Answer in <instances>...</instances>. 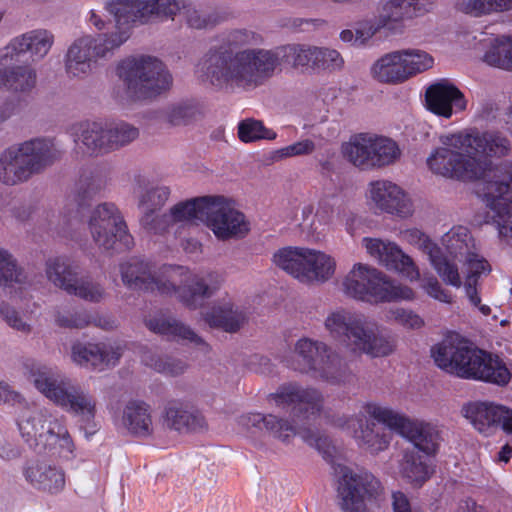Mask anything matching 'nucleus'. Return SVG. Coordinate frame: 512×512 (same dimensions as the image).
<instances>
[{"label": "nucleus", "mask_w": 512, "mask_h": 512, "mask_svg": "<svg viewBox=\"0 0 512 512\" xmlns=\"http://www.w3.org/2000/svg\"><path fill=\"white\" fill-rule=\"evenodd\" d=\"M313 50L314 47L289 44L278 47L275 51H209L205 60V73L215 87L249 89L261 85L264 80L271 77L280 64L294 68H313Z\"/></svg>", "instance_id": "nucleus-1"}, {"label": "nucleus", "mask_w": 512, "mask_h": 512, "mask_svg": "<svg viewBox=\"0 0 512 512\" xmlns=\"http://www.w3.org/2000/svg\"><path fill=\"white\" fill-rule=\"evenodd\" d=\"M179 268L164 267L160 276H156L150 263L131 258L121 263L120 273L124 285L131 290L157 291L162 295L175 294L187 308L195 310L204 305L220 289L223 279L215 271L193 274L177 286L172 274Z\"/></svg>", "instance_id": "nucleus-2"}, {"label": "nucleus", "mask_w": 512, "mask_h": 512, "mask_svg": "<svg viewBox=\"0 0 512 512\" xmlns=\"http://www.w3.org/2000/svg\"><path fill=\"white\" fill-rule=\"evenodd\" d=\"M129 8L126 0H112L106 6L108 20H104L93 10L90 12L89 22L98 30L107 32L96 37L84 36L71 45L66 61V69L70 75L79 77L87 74L97 58L105 57L130 37L135 15Z\"/></svg>", "instance_id": "nucleus-3"}, {"label": "nucleus", "mask_w": 512, "mask_h": 512, "mask_svg": "<svg viewBox=\"0 0 512 512\" xmlns=\"http://www.w3.org/2000/svg\"><path fill=\"white\" fill-rule=\"evenodd\" d=\"M278 407L289 408L293 417L291 423L288 419L274 414H267L265 430L273 437L287 442L299 434L310 446L321 449L327 438L321 437L317 431L306 427L321 412L323 396L315 388H304L296 383H289L279 387L276 393L269 395Z\"/></svg>", "instance_id": "nucleus-4"}, {"label": "nucleus", "mask_w": 512, "mask_h": 512, "mask_svg": "<svg viewBox=\"0 0 512 512\" xmlns=\"http://www.w3.org/2000/svg\"><path fill=\"white\" fill-rule=\"evenodd\" d=\"M431 354L440 369L462 379L499 386L508 384L511 379L510 371L498 355L468 341L445 339L431 348Z\"/></svg>", "instance_id": "nucleus-5"}, {"label": "nucleus", "mask_w": 512, "mask_h": 512, "mask_svg": "<svg viewBox=\"0 0 512 512\" xmlns=\"http://www.w3.org/2000/svg\"><path fill=\"white\" fill-rule=\"evenodd\" d=\"M22 367L24 375L43 395L78 417L86 435H93L96 432V401L92 395L57 369L35 359H25Z\"/></svg>", "instance_id": "nucleus-6"}, {"label": "nucleus", "mask_w": 512, "mask_h": 512, "mask_svg": "<svg viewBox=\"0 0 512 512\" xmlns=\"http://www.w3.org/2000/svg\"><path fill=\"white\" fill-rule=\"evenodd\" d=\"M117 75L124 85L122 94L119 90L114 91L120 101L150 100L168 91L173 84L167 66L153 56L123 60L117 67Z\"/></svg>", "instance_id": "nucleus-7"}, {"label": "nucleus", "mask_w": 512, "mask_h": 512, "mask_svg": "<svg viewBox=\"0 0 512 512\" xmlns=\"http://www.w3.org/2000/svg\"><path fill=\"white\" fill-rule=\"evenodd\" d=\"M292 359L286 366L314 379L331 385H346L354 381V374L346 360L326 343L311 338H301L294 346Z\"/></svg>", "instance_id": "nucleus-8"}, {"label": "nucleus", "mask_w": 512, "mask_h": 512, "mask_svg": "<svg viewBox=\"0 0 512 512\" xmlns=\"http://www.w3.org/2000/svg\"><path fill=\"white\" fill-rule=\"evenodd\" d=\"M60 158L51 139L34 138L13 145L0 154V182L11 186L26 182Z\"/></svg>", "instance_id": "nucleus-9"}, {"label": "nucleus", "mask_w": 512, "mask_h": 512, "mask_svg": "<svg viewBox=\"0 0 512 512\" xmlns=\"http://www.w3.org/2000/svg\"><path fill=\"white\" fill-rule=\"evenodd\" d=\"M325 326L335 340L354 352L360 351L373 357H381L391 354L395 348L391 337L376 333L361 318L344 310L331 313L325 321Z\"/></svg>", "instance_id": "nucleus-10"}, {"label": "nucleus", "mask_w": 512, "mask_h": 512, "mask_svg": "<svg viewBox=\"0 0 512 512\" xmlns=\"http://www.w3.org/2000/svg\"><path fill=\"white\" fill-rule=\"evenodd\" d=\"M346 295L370 303L412 300L413 290L390 279L374 267L358 263L343 281Z\"/></svg>", "instance_id": "nucleus-11"}, {"label": "nucleus", "mask_w": 512, "mask_h": 512, "mask_svg": "<svg viewBox=\"0 0 512 512\" xmlns=\"http://www.w3.org/2000/svg\"><path fill=\"white\" fill-rule=\"evenodd\" d=\"M442 244L452 257L465 263L467 277L464 287L469 302L477 307L483 315L488 316L491 313V308L481 304L477 286L480 276L490 271V265L486 259L474 251L475 243L470 231L464 226L453 227L442 236Z\"/></svg>", "instance_id": "nucleus-12"}, {"label": "nucleus", "mask_w": 512, "mask_h": 512, "mask_svg": "<svg viewBox=\"0 0 512 512\" xmlns=\"http://www.w3.org/2000/svg\"><path fill=\"white\" fill-rule=\"evenodd\" d=\"M440 141L442 147L437 148L427 159V165L433 173L457 179L477 176L469 134L445 135L441 136Z\"/></svg>", "instance_id": "nucleus-13"}, {"label": "nucleus", "mask_w": 512, "mask_h": 512, "mask_svg": "<svg viewBox=\"0 0 512 512\" xmlns=\"http://www.w3.org/2000/svg\"><path fill=\"white\" fill-rule=\"evenodd\" d=\"M364 408L379 424L409 439L417 449L416 452H423L428 457L437 453L440 435L433 425L412 421L405 415L376 403H368Z\"/></svg>", "instance_id": "nucleus-14"}, {"label": "nucleus", "mask_w": 512, "mask_h": 512, "mask_svg": "<svg viewBox=\"0 0 512 512\" xmlns=\"http://www.w3.org/2000/svg\"><path fill=\"white\" fill-rule=\"evenodd\" d=\"M88 227L95 244L105 251L120 253L134 244L122 215L112 203L98 205L89 215Z\"/></svg>", "instance_id": "nucleus-15"}, {"label": "nucleus", "mask_w": 512, "mask_h": 512, "mask_svg": "<svg viewBox=\"0 0 512 512\" xmlns=\"http://www.w3.org/2000/svg\"><path fill=\"white\" fill-rule=\"evenodd\" d=\"M135 15V23H146L153 19H173L183 15L191 28L202 29L214 26L216 19L195 8L188 0H126Z\"/></svg>", "instance_id": "nucleus-16"}, {"label": "nucleus", "mask_w": 512, "mask_h": 512, "mask_svg": "<svg viewBox=\"0 0 512 512\" xmlns=\"http://www.w3.org/2000/svg\"><path fill=\"white\" fill-rule=\"evenodd\" d=\"M344 156L354 166L368 170L395 162L400 156L397 144L386 137L359 133L342 146Z\"/></svg>", "instance_id": "nucleus-17"}, {"label": "nucleus", "mask_w": 512, "mask_h": 512, "mask_svg": "<svg viewBox=\"0 0 512 512\" xmlns=\"http://www.w3.org/2000/svg\"><path fill=\"white\" fill-rule=\"evenodd\" d=\"M433 65V58L419 49H404L383 55L371 67L374 79L382 83L398 84Z\"/></svg>", "instance_id": "nucleus-18"}, {"label": "nucleus", "mask_w": 512, "mask_h": 512, "mask_svg": "<svg viewBox=\"0 0 512 512\" xmlns=\"http://www.w3.org/2000/svg\"><path fill=\"white\" fill-rule=\"evenodd\" d=\"M476 193L483 198L490 212L488 216L512 207V163L486 164L476 167Z\"/></svg>", "instance_id": "nucleus-19"}, {"label": "nucleus", "mask_w": 512, "mask_h": 512, "mask_svg": "<svg viewBox=\"0 0 512 512\" xmlns=\"http://www.w3.org/2000/svg\"><path fill=\"white\" fill-rule=\"evenodd\" d=\"M48 279L70 295L89 302H99L104 297L103 286L90 276L79 277V267L70 259L56 257L46 263Z\"/></svg>", "instance_id": "nucleus-20"}, {"label": "nucleus", "mask_w": 512, "mask_h": 512, "mask_svg": "<svg viewBox=\"0 0 512 512\" xmlns=\"http://www.w3.org/2000/svg\"><path fill=\"white\" fill-rule=\"evenodd\" d=\"M337 492L343 512H366L365 500L376 498L381 484L373 474L367 471L354 472L346 466H338Z\"/></svg>", "instance_id": "nucleus-21"}, {"label": "nucleus", "mask_w": 512, "mask_h": 512, "mask_svg": "<svg viewBox=\"0 0 512 512\" xmlns=\"http://www.w3.org/2000/svg\"><path fill=\"white\" fill-rule=\"evenodd\" d=\"M17 425L20 434L28 446L37 454L51 451L53 433L64 431L59 426V419L53 417L46 409L27 408L19 416Z\"/></svg>", "instance_id": "nucleus-22"}, {"label": "nucleus", "mask_w": 512, "mask_h": 512, "mask_svg": "<svg viewBox=\"0 0 512 512\" xmlns=\"http://www.w3.org/2000/svg\"><path fill=\"white\" fill-rule=\"evenodd\" d=\"M204 224L220 240L244 234L247 231L245 216L232 208L223 196H210Z\"/></svg>", "instance_id": "nucleus-23"}, {"label": "nucleus", "mask_w": 512, "mask_h": 512, "mask_svg": "<svg viewBox=\"0 0 512 512\" xmlns=\"http://www.w3.org/2000/svg\"><path fill=\"white\" fill-rule=\"evenodd\" d=\"M54 42L53 34L46 29H35L13 38L4 48L0 49V64L8 65L20 62L27 52L33 60L46 56Z\"/></svg>", "instance_id": "nucleus-24"}, {"label": "nucleus", "mask_w": 512, "mask_h": 512, "mask_svg": "<svg viewBox=\"0 0 512 512\" xmlns=\"http://www.w3.org/2000/svg\"><path fill=\"white\" fill-rule=\"evenodd\" d=\"M362 245L371 257L387 269L397 271L410 280L419 279V269L413 259L406 255L395 243L365 237L362 240Z\"/></svg>", "instance_id": "nucleus-25"}, {"label": "nucleus", "mask_w": 512, "mask_h": 512, "mask_svg": "<svg viewBox=\"0 0 512 512\" xmlns=\"http://www.w3.org/2000/svg\"><path fill=\"white\" fill-rule=\"evenodd\" d=\"M463 416L480 433L489 435L500 427L504 432L512 431V410L488 402H471L463 406Z\"/></svg>", "instance_id": "nucleus-26"}, {"label": "nucleus", "mask_w": 512, "mask_h": 512, "mask_svg": "<svg viewBox=\"0 0 512 512\" xmlns=\"http://www.w3.org/2000/svg\"><path fill=\"white\" fill-rule=\"evenodd\" d=\"M425 101L429 111L444 118H450L453 113L462 112L467 107L464 94L446 79L426 89Z\"/></svg>", "instance_id": "nucleus-27"}, {"label": "nucleus", "mask_w": 512, "mask_h": 512, "mask_svg": "<svg viewBox=\"0 0 512 512\" xmlns=\"http://www.w3.org/2000/svg\"><path fill=\"white\" fill-rule=\"evenodd\" d=\"M23 476L32 488L51 495L62 492L66 483L62 467L45 460L26 462Z\"/></svg>", "instance_id": "nucleus-28"}, {"label": "nucleus", "mask_w": 512, "mask_h": 512, "mask_svg": "<svg viewBox=\"0 0 512 512\" xmlns=\"http://www.w3.org/2000/svg\"><path fill=\"white\" fill-rule=\"evenodd\" d=\"M369 192L377 209L402 218L411 215L410 199L397 184L387 180H378L370 184Z\"/></svg>", "instance_id": "nucleus-29"}, {"label": "nucleus", "mask_w": 512, "mask_h": 512, "mask_svg": "<svg viewBox=\"0 0 512 512\" xmlns=\"http://www.w3.org/2000/svg\"><path fill=\"white\" fill-rule=\"evenodd\" d=\"M122 355L119 346L113 347L106 343H81L72 346V359L81 366L103 370L114 366Z\"/></svg>", "instance_id": "nucleus-30"}, {"label": "nucleus", "mask_w": 512, "mask_h": 512, "mask_svg": "<svg viewBox=\"0 0 512 512\" xmlns=\"http://www.w3.org/2000/svg\"><path fill=\"white\" fill-rule=\"evenodd\" d=\"M164 422L170 429L181 433H200L208 427L205 417L198 409L178 400L166 404Z\"/></svg>", "instance_id": "nucleus-31"}, {"label": "nucleus", "mask_w": 512, "mask_h": 512, "mask_svg": "<svg viewBox=\"0 0 512 512\" xmlns=\"http://www.w3.org/2000/svg\"><path fill=\"white\" fill-rule=\"evenodd\" d=\"M171 194L167 186H155L146 189L140 196L138 207L141 211V225L153 233H161L163 215H158Z\"/></svg>", "instance_id": "nucleus-32"}, {"label": "nucleus", "mask_w": 512, "mask_h": 512, "mask_svg": "<svg viewBox=\"0 0 512 512\" xmlns=\"http://www.w3.org/2000/svg\"><path fill=\"white\" fill-rule=\"evenodd\" d=\"M418 238L420 249L428 255L429 261L436 270L440 278L448 285L459 288L462 284L458 267L442 251V249L432 242L424 233L416 230L413 232Z\"/></svg>", "instance_id": "nucleus-33"}, {"label": "nucleus", "mask_w": 512, "mask_h": 512, "mask_svg": "<svg viewBox=\"0 0 512 512\" xmlns=\"http://www.w3.org/2000/svg\"><path fill=\"white\" fill-rule=\"evenodd\" d=\"M210 196L196 197L181 201L171 207L168 213L164 214L161 224V233L175 223H189L198 225L203 223L207 217V207Z\"/></svg>", "instance_id": "nucleus-34"}, {"label": "nucleus", "mask_w": 512, "mask_h": 512, "mask_svg": "<svg viewBox=\"0 0 512 512\" xmlns=\"http://www.w3.org/2000/svg\"><path fill=\"white\" fill-rule=\"evenodd\" d=\"M204 319L212 328L235 333L245 324L247 316L243 310L235 307L233 303L228 301L214 305L205 314Z\"/></svg>", "instance_id": "nucleus-35"}, {"label": "nucleus", "mask_w": 512, "mask_h": 512, "mask_svg": "<svg viewBox=\"0 0 512 512\" xmlns=\"http://www.w3.org/2000/svg\"><path fill=\"white\" fill-rule=\"evenodd\" d=\"M75 142L82 143L89 153L108 152V126L101 122L83 121L72 127Z\"/></svg>", "instance_id": "nucleus-36"}, {"label": "nucleus", "mask_w": 512, "mask_h": 512, "mask_svg": "<svg viewBox=\"0 0 512 512\" xmlns=\"http://www.w3.org/2000/svg\"><path fill=\"white\" fill-rule=\"evenodd\" d=\"M122 421L135 436L147 437L152 433L151 407L144 401H129L123 410Z\"/></svg>", "instance_id": "nucleus-37"}, {"label": "nucleus", "mask_w": 512, "mask_h": 512, "mask_svg": "<svg viewBox=\"0 0 512 512\" xmlns=\"http://www.w3.org/2000/svg\"><path fill=\"white\" fill-rule=\"evenodd\" d=\"M146 326L149 330L172 339L188 340L195 344L204 343L189 326L171 316L155 315L146 320Z\"/></svg>", "instance_id": "nucleus-38"}, {"label": "nucleus", "mask_w": 512, "mask_h": 512, "mask_svg": "<svg viewBox=\"0 0 512 512\" xmlns=\"http://www.w3.org/2000/svg\"><path fill=\"white\" fill-rule=\"evenodd\" d=\"M471 155L482 154L489 157H503L511 149L509 139L500 132L469 134Z\"/></svg>", "instance_id": "nucleus-39"}, {"label": "nucleus", "mask_w": 512, "mask_h": 512, "mask_svg": "<svg viewBox=\"0 0 512 512\" xmlns=\"http://www.w3.org/2000/svg\"><path fill=\"white\" fill-rule=\"evenodd\" d=\"M424 0H388L380 15L381 26H386L389 21L397 22L424 14L427 9Z\"/></svg>", "instance_id": "nucleus-40"}, {"label": "nucleus", "mask_w": 512, "mask_h": 512, "mask_svg": "<svg viewBox=\"0 0 512 512\" xmlns=\"http://www.w3.org/2000/svg\"><path fill=\"white\" fill-rule=\"evenodd\" d=\"M0 89L19 93L30 92L36 84V72L28 66L1 68Z\"/></svg>", "instance_id": "nucleus-41"}, {"label": "nucleus", "mask_w": 512, "mask_h": 512, "mask_svg": "<svg viewBox=\"0 0 512 512\" xmlns=\"http://www.w3.org/2000/svg\"><path fill=\"white\" fill-rule=\"evenodd\" d=\"M335 262L325 253L309 249L306 265L303 266L302 282L328 280L334 273Z\"/></svg>", "instance_id": "nucleus-42"}, {"label": "nucleus", "mask_w": 512, "mask_h": 512, "mask_svg": "<svg viewBox=\"0 0 512 512\" xmlns=\"http://www.w3.org/2000/svg\"><path fill=\"white\" fill-rule=\"evenodd\" d=\"M309 249L301 247H284L273 256L274 263L302 282L303 266L306 265Z\"/></svg>", "instance_id": "nucleus-43"}, {"label": "nucleus", "mask_w": 512, "mask_h": 512, "mask_svg": "<svg viewBox=\"0 0 512 512\" xmlns=\"http://www.w3.org/2000/svg\"><path fill=\"white\" fill-rule=\"evenodd\" d=\"M103 186L104 184L100 177H91L90 179L80 182L76 197L77 210L74 215H70L66 221L69 228L83 221L89 207V201L102 190Z\"/></svg>", "instance_id": "nucleus-44"}, {"label": "nucleus", "mask_w": 512, "mask_h": 512, "mask_svg": "<svg viewBox=\"0 0 512 512\" xmlns=\"http://www.w3.org/2000/svg\"><path fill=\"white\" fill-rule=\"evenodd\" d=\"M429 457L412 451L405 454L402 463L403 477L415 486H421L431 475Z\"/></svg>", "instance_id": "nucleus-45"}, {"label": "nucleus", "mask_w": 512, "mask_h": 512, "mask_svg": "<svg viewBox=\"0 0 512 512\" xmlns=\"http://www.w3.org/2000/svg\"><path fill=\"white\" fill-rule=\"evenodd\" d=\"M484 61L491 66L511 70L512 37L501 36L494 38L484 55Z\"/></svg>", "instance_id": "nucleus-46"}, {"label": "nucleus", "mask_w": 512, "mask_h": 512, "mask_svg": "<svg viewBox=\"0 0 512 512\" xmlns=\"http://www.w3.org/2000/svg\"><path fill=\"white\" fill-rule=\"evenodd\" d=\"M356 438L359 443L366 446L372 453L382 451L390 443V435L384 427L374 422H367L365 427L361 426L359 432H356Z\"/></svg>", "instance_id": "nucleus-47"}, {"label": "nucleus", "mask_w": 512, "mask_h": 512, "mask_svg": "<svg viewBox=\"0 0 512 512\" xmlns=\"http://www.w3.org/2000/svg\"><path fill=\"white\" fill-rule=\"evenodd\" d=\"M54 320L58 327L65 329H83L95 324L96 319L85 309H57Z\"/></svg>", "instance_id": "nucleus-48"}, {"label": "nucleus", "mask_w": 512, "mask_h": 512, "mask_svg": "<svg viewBox=\"0 0 512 512\" xmlns=\"http://www.w3.org/2000/svg\"><path fill=\"white\" fill-rule=\"evenodd\" d=\"M139 136V130L137 127L120 121L117 123H113L108 126V151L117 150L121 147H124Z\"/></svg>", "instance_id": "nucleus-49"}, {"label": "nucleus", "mask_w": 512, "mask_h": 512, "mask_svg": "<svg viewBox=\"0 0 512 512\" xmlns=\"http://www.w3.org/2000/svg\"><path fill=\"white\" fill-rule=\"evenodd\" d=\"M27 278V273L17 264L16 259L7 250L0 248V285L23 284Z\"/></svg>", "instance_id": "nucleus-50"}, {"label": "nucleus", "mask_w": 512, "mask_h": 512, "mask_svg": "<svg viewBox=\"0 0 512 512\" xmlns=\"http://www.w3.org/2000/svg\"><path fill=\"white\" fill-rule=\"evenodd\" d=\"M238 136L243 142H253L259 139L273 140L276 133L267 129L259 120L246 119L238 125Z\"/></svg>", "instance_id": "nucleus-51"}, {"label": "nucleus", "mask_w": 512, "mask_h": 512, "mask_svg": "<svg viewBox=\"0 0 512 512\" xmlns=\"http://www.w3.org/2000/svg\"><path fill=\"white\" fill-rule=\"evenodd\" d=\"M202 115L201 107L196 102H183L174 105L169 113L168 120L172 125H187Z\"/></svg>", "instance_id": "nucleus-52"}, {"label": "nucleus", "mask_w": 512, "mask_h": 512, "mask_svg": "<svg viewBox=\"0 0 512 512\" xmlns=\"http://www.w3.org/2000/svg\"><path fill=\"white\" fill-rule=\"evenodd\" d=\"M313 68L336 70L343 65L340 53L333 49L314 47Z\"/></svg>", "instance_id": "nucleus-53"}, {"label": "nucleus", "mask_w": 512, "mask_h": 512, "mask_svg": "<svg viewBox=\"0 0 512 512\" xmlns=\"http://www.w3.org/2000/svg\"><path fill=\"white\" fill-rule=\"evenodd\" d=\"M315 148L316 145L312 140L305 139L275 150L272 152L271 159L279 161L288 157L309 155L314 152Z\"/></svg>", "instance_id": "nucleus-54"}, {"label": "nucleus", "mask_w": 512, "mask_h": 512, "mask_svg": "<svg viewBox=\"0 0 512 512\" xmlns=\"http://www.w3.org/2000/svg\"><path fill=\"white\" fill-rule=\"evenodd\" d=\"M159 373L170 376H177L185 371V364L179 359L172 357H157L152 358L150 363H147Z\"/></svg>", "instance_id": "nucleus-55"}, {"label": "nucleus", "mask_w": 512, "mask_h": 512, "mask_svg": "<svg viewBox=\"0 0 512 512\" xmlns=\"http://www.w3.org/2000/svg\"><path fill=\"white\" fill-rule=\"evenodd\" d=\"M0 315L3 320L14 330L29 334L31 332V325L25 322L19 313L11 307L8 303H0Z\"/></svg>", "instance_id": "nucleus-56"}, {"label": "nucleus", "mask_w": 512, "mask_h": 512, "mask_svg": "<svg viewBox=\"0 0 512 512\" xmlns=\"http://www.w3.org/2000/svg\"><path fill=\"white\" fill-rule=\"evenodd\" d=\"M379 27H374L372 24H366L364 28H357L355 34L352 30H343L340 33V38L344 42H352L361 46L366 43L371 37L375 35Z\"/></svg>", "instance_id": "nucleus-57"}, {"label": "nucleus", "mask_w": 512, "mask_h": 512, "mask_svg": "<svg viewBox=\"0 0 512 512\" xmlns=\"http://www.w3.org/2000/svg\"><path fill=\"white\" fill-rule=\"evenodd\" d=\"M461 10L475 17L495 13L492 0H467L461 4Z\"/></svg>", "instance_id": "nucleus-58"}, {"label": "nucleus", "mask_w": 512, "mask_h": 512, "mask_svg": "<svg viewBox=\"0 0 512 512\" xmlns=\"http://www.w3.org/2000/svg\"><path fill=\"white\" fill-rule=\"evenodd\" d=\"M423 288L425 289L427 294L430 295L431 297H433L441 302H445V303L451 302V295L441 287L440 283L438 282V280L435 277L428 278L425 281Z\"/></svg>", "instance_id": "nucleus-59"}, {"label": "nucleus", "mask_w": 512, "mask_h": 512, "mask_svg": "<svg viewBox=\"0 0 512 512\" xmlns=\"http://www.w3.org/2000/svg\"><path fill=\"white\" fill-rule=\"evenodd\" d=\"M393 512H423L418 507H412L408 497L401 491L392 493Z\"/></svg>", "instance_id": "nucleus-60"}, {"label": "nucleus", "mask_w": 512, "mask_h": 512, "mask_svg": "<svg viewBox=\"0 0 512 512\" xmlns=\"http://www.w3.org/2000/svg\"><path fill=\"white\" fill-rule=\"evenodd\" d=\"M394 315L398 322L409 328H420L423 325V320L420 316L410 310L397 309Z\"/></svg>", "instance_id": "nucleus-61"}, {"label": "nucleus", "mask_w": 512, "mask_h": 512, "mask_svg": "<svg viewBox=\"0 0 512 512\" xmlns=\"http://www.w3.org/2000/svg\"><path fill=\"white\" fill-rule=\"evenodd\" d=\"M59 426L64 430L63 432L60 431L61 433H53L54 436H55V440L51 442V450L54 448V446L59 443L60 444V447L63 449V450H66L67 452L69 453H72L73 451V448H74V445H73V442H72V439L68 433V430L66 428V426L63 424L62 420L59 419Z\"/></svg>", "instance_id": "nucleus-62"}, {"label": "nucleus", "mask_w": 512, "mask_h": 512, "mask_svg": "<svg viewBox=\"0 0 512 512\" xmlns=\"http://www.w3.org/2000/svg\"><path fill=\"white\" fill-rule=\"evenodd\" d=\"M267 419V414L261 413H249L246 415H242L239 419V423L247 428L255 427L258 429H265V421Z\"/></svg>", "instance_id": "nucleus-63"}, {"label": "nucleus", "mask_w": 512, "mask_h": 512, "mask_svg": "<svg viewBox=\"0 0 512 512\" xmlns=\"http://www.w3.org/2000/svg\"><path fill=\"white\" fill-rule=\"evenodd\" d=\"M21 401V395L10 389V386L4 382H0V402L15 403Z\"/></svg>", "instance_id": "nucleus-64"}]
</instances>
